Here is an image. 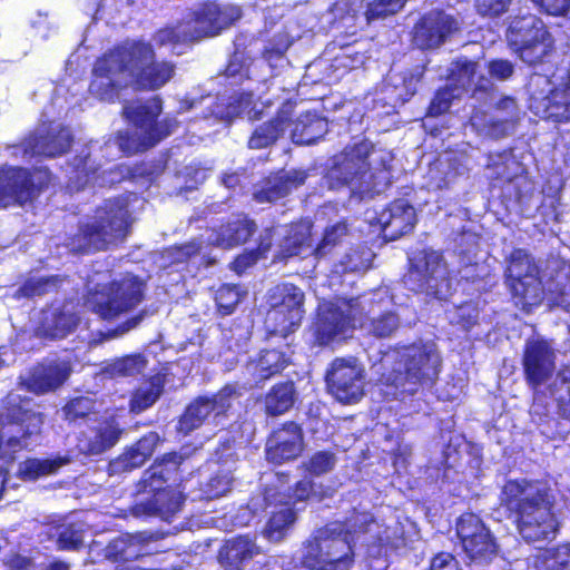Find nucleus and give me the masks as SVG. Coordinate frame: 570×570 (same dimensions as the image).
Instances as JSON below:
<instances>
[{
  "label": "nucleus",
  "mask_w": 570,
  "mask_h": 570,
  "mask_svg": "<svg viewBox=\"0 0 570 570\" xmlns=\"http://www.w3.org/2000/svg\"><path fill=\"white\" fill-rule=\"evenodd\" d=\"M389 154L373 150L371 142L364 140L335 155L325 179L331 189L347 187L361 197L380 193L389 183Z\"/></svg>",
  "instance_id": "obj_1"
},
{
  "label": "nucleus",
  "mask_w": 570,
  "mask_h": 570,
  "mask_svg": "<svg viewBox=\"0 0 570 570\" xmlns=\"http://www.w3.org/2000/svg\"><path fill=\"white\" fill-rule=\"evenodd\" d=\"M502 502L515 512L518 530L529 542L556 537L558 521L549 489L539 481L510 480L502 489Z\"/></svg>",
  "instance_id": "obj_2"
},
{
  "label": "nucleus",
  "mask_w": 570,
  "mask_h": 570,
  "mask_svg": "<svg viewBox=\"0 0 570 570\" xmlns=\"http://www.w3.org/2000/svg\"><path fill=\"white\" fill-rule=\"evenodd\" d=\"M442 366L441 353L434 341L420 340L383 355L377 365L382 382L401 393L413 394L421 386L432 384Z\"/></svg>",
  "instance_id": "obj_3"
},
{
  "label": "nucleus",
  "mask_w": 570,
  "mask_h": 570,
  "mask_svg": "<svg viewBox=\"0 0 570 570\" xmlns=\"http://www.w3.org/2000/svg\"><path fill=\"white\" fill-rule=\"evenodd\" d=\"M358 521H371L365 511H354L344 522L335 521L318 529L304 544L302 563L309 570H351L354 564L353 542L358 538Z\"/></svg>",
  "instance_id": "obj_4"
},
{
  "label": "nucleus",
  "mask_w": 570,
  "mask_h": 570,
  "mask_svg": "<svg viewBox=\"0 0 570 570\" xmlns=\"http://www.w3.org/2000/svg\"><path fill=\"white\" fill-rule=\"evenodd\" d=\"M142 90V42H124L100 56L92 68L89 91L99 99L112 101L120 91Z\"/></svg>",
  "instance_id": "obj_5"
},
{
  "label": "nucleus",
  "mask_w": 570,
  "mask_h": 570,
  "mask_svg": "<svg viewBox=\"0 0 570 570\" xmlns=\"http://www.w3.org/2000/svg\"><path fill=\"white\" fill-rule=\"evenodd\" d=\"M43 415L31 397L9 392L0 399V468L9 472L32 436L40 434Z\"/></svg>",
  "instance_id": "obj_6"
},
{
  "label": "nucleus",
  "mask_w": 570,
  "mask_h": 570,
  "mask_svg": "<svg viewBox=\"0 0 570 570\" xmlns=\"http://www.w3.org/2000/svg\"><path fill=\"white\" fill-rule=\"evenodd\" d=\"M131 224L128 204L119 198L107 199L96 209L94 220L79 227L73 242L82 253L106 250L127 237Z\"/></svg>",
  "instance_id": "obj_7"
},
{
  "label": "nucleus",
  "mask_w": 570,
  "mask_h": 570,
  "mask_svg": "<svg viewBox=\"0 0 570 570\" xmlns=\"http://www.w3.org/2000/svg\"><path fill=\"white\" fill-rule=\"evenodd\" d=\"M528 89L530 109L542 118L570 121V62L552 75L534 73Z\"/></svg>",
  "instance_id": "obj_8"
},
{
  "label": "nucleus",
  "mask_w": 570,
  "mask_h": 570,
  "mask_svg": "<svg viewBox=\"0 0 570 570\" xmlns=\"http://www.w3.org/2000/svg\"><path fill=\"white\" fill-rule=\"evenodd\" d=\"M52 173L42 166L0 165V209L24 207L50 187Z\"/></svg>",
  "instance_id": "obj_9"
},
{
  "label": "nucleus",
  "mask_w": 570,
  "mask_h": 570,
  "mask_svg": "<svg viewBox=\"0 0 570 570\" xmlns=\"http://www.w3.org/2000/svg\"><path fill=\"white\" fill-rule=\"evenodd\" d=\"M374 298L358 296L340 299L337 303H323L318 309V318L314 325V336L320 345H327L347 336L360 322L357 313L367 307L372 312Z\"/></svg>",
  "instance_id": "obj_10"
},
{
  "label": "nucleus",
  "mask_w": 570,
  "mask_h": 570,
  "mask_svg": "<svg viewBox=\"0 0 570 570\" xmlns=\"http://www.w3.org/2000/svg\"><path fill=\"white\" fill-rule=\"evenodd\" d=\"M404 282L410 289L438 299H445L453 291V279L441 254L435 250L416 253L411 258V267Z\"/></svg>",
  "instance_id": "obj_11"
},
{
  "label": "nucleus",
  "mask_w": 570,
  "mask_h": 570,
  "mask_svg": "<svg viewBox=\"0 0 570 570\" xmlns=\"http://www.w3.org/2000/svg\"><path fill=\"white\" fill-rule=\"evenodd\" d=\"M510 48L528 65L543 60L553 48V38L544 22L533 14L514 18L507 31Z\"/></svg>",
  "instance_id": "obj_12"
},
{
  "label": "nucleus",
  "mask_w": 570,
  "mask_h": 570,
  "mask_svg": "<svg viewBox=\"0 0 570 570\" xmlns=\"http://www.w3.org/2000/svg\"><path fill=\"white\" fill-rule=\"evenodd\" d=\"M140 298L139 291H134L122 282L112 281L89 289L85 295L83 305L100 320L109 322L132 309Z\"/></svg>",
  "instance_id": "obj_13"
},
{
  "label": "nucleus",
  "mask_w": 570,
  "mask_h": 570,
  "mask_svg": "<svg viewBox=\"0 0 570 570\" xmlns=\"http://www.w3.org/2000/svg\"><path fill=\"white\" fill-rule=\"evenodd\" d=\"M240 393L234 385L224 386L213 396H200L190 402L178 420L177 431L188 435L205 423H217L230 409L232 403Z\"/></svg>",
  "instance_id": "obj_14"
},
{
  "label": "nucleus",
  "mask_w": 570,
  "mask_h": 570,
  "mask_svg": "<svg viewBox=\"0 0 570 570\" xmlns=\"http://www.w3.org/2000/svg\"><path fill=\"white\" fill-rule=\"evenodd\" d=\"M73 135L68 126H48L43 130H33L11 145L14 155L22 157L57 158L70 151Z\"/></svg>",
  "instance_id": "obj_15"
},
{
  "label": "nucleus",
  "mask_w": 570,
  "mask_h": 570,
  "mask_svg": "<svg viewBox=\"0 0 570 570\" xmlns=\"http://www.w3.org/2000/svg\"><path fill=\"white\" fill-rule=\"evenodd\" d=\"M456 533L462 549L474 566H485L498 556V544L482 520L464 513L456 522Z\"/></svg>",
  "instance_id": "obj_16"
},
{
  "label": "nucleus",
  "mask_w": 570,
  "mask_h": 570,
  "mask_svg": "<svg viewBox=\"0 0 570 570\" xmlns=\"http://www.w3.org/2000/svg\"><path fill=\"white\" fill-rule=\"evenodd\" d=\"M240 17L242 10L238 6L208 3L197 9L193 13V18L184 22V26L188 40L194 41L217 36Z\"/></svg>",
  "instance_id": "obj_17"
},
{
  "label": "nucleus",
  "mask_w": 570,
  "mask_h": 570,
  "mask_svg": "<svg viewBox=\"0 0 570 570\" xmlns=\"http://www.w3.org/2000/svg\"><path fill=\"white\" fill-rule=\"evenodd\" d=\"M184 456L177 453H168L160 460H157L150 469V479H155L158 474L163 478L165 470L168 474H173L177 471V468L181 464ZM155 480L151 481L150 487L155 491L153 500L147 504L145 503V514L154 513L163 519H168L178 512L184 502V497L180 491L173 488L159 489L154 487Z\"/></svg>",
  "instance_id": "obj_18"
},
{
  "label": "nucleus",
  "mask_w": 570,
  "mask_h": 570,
  "mask_svg": "<svg viewBox=\"0 0 570 570\" xmlns=\"http://www.w3.org/2000/svg\"><path fill=\"white\" fill-rule=\"evenodd\" d=\"M363 379V368L353 357L336 358L326 375L330 392L342 403L362 397Z\"/></svg>",
  "instance_id": "obj_19"
},
{
  "label": "nucleus",
  "mask_w": 570,
  "mask_h": 570,
  "mask_svg": "<svg viewBox=\"0 0 570 570\" xmlns=\"http://www.w3.org/2000/svg\"><path fill=\"white\" fill-rule=\"evenodd\" d=\"M458 30L459 23L452 16L432 11L415 26L414 43L422 49L438 48Z\"/></svg>",
  "instance_id": "obj_20"
},
{
  "label": "nucleus",
  "mask_w": 570,
  "mask_h": 570,
  "mask_svg": "<svg viewBox=\"0 0 570 570\" xmlns=\"http://www.w3.org/2000/svg\"><path fill=\"white\" fill-rule=\"evenodd\" d=\"M556 354L549 342L528 340L523 354V366L527 380L534 386L546 382L556 368Z\"/></svg>",
  "instance_id": "obj_21"
},
{
  "label": "nucleus",
  "mask_w": 570,
  "mask_h": 570,
  "mask_svg": "<svg viewBox=\"0 0 570 570\" xmlns=\"http://www.w3.org/2000/svg\"><path fill=\"white\" fill-rule=\"evenodd\" d=\"M70 366L57 361H42L33 365L21 385L35 394H45L59 389L70 375Z\"/></svg>",
  "instance_id": "obj_22"
},
{
  "label": "nucleus",
  "mask_w": 570,
  "mask_h": 570,
  "mask_svg": "<svg viewBox=\"0 0 570 570\" xmlns=\"http://www.w3.org/2000/svg\"><path fill=\"white\" fill-rule=\"evenodd\" d=\"M303 451L302 429L293 423H286L282 429L272 433L266 442V459L268 462L282 464L296 459Z\"/></svg>",
  "instance_id": "obj_23"
},
{
  "label": "nucleus",
  "mask_w": 570,
  "mask_h": 570,
  "mask_svg": "<svg viewBox=\"0 0 570 570\" xmlns=\"http://www.w3.org/2000/svg\"><path fill=\"white\" fill-rule=\"evenodd\" d=\"M122 433L124 429L116 416H107L99 420L90 434H81L79 446L86 455H99L114 448Z\"/></svg>",
  "instance_id": "obj_24"
},
{
  "label": "nucleus",
  "mask_w": 570,
  "mask_h": 570,
  "mask_svg": "<svg viewBox=\"0 0 570 570\" xmlns=\"http://www.w3.org/2000/svg\"><path fill=\"white\" fill-rule=\"evenodd\" d=\"M384 237L394 240L412 232L416 224V213L404 199L392 203L379 216Z\"/></svg>",
  "instance_id": "obj_25"
},
{
  "label": "nucleus",
  "mask_w": 570,
  "mask_h": 570,
  "mask_svg": "<svg viewBox=\"0 0 570 570\" xmlns=\"http://www.w3.org/2000/svg\"><path fill=\"white\" fill-rule=\"evenodd\" d=\"M122 116L128 126H131L134 130L118 131L116 140L125 156H132L142 150V102L138 99L126 101L122 108Z\"/></svg>",
  "instance_id": "obj_26"
},
{
  "label": "nucleus",
  "mask_w": 570,
  "mask_h": 570,
  "mask_svg": "<svg viewBox=\"0 0 570 570\" xmlns=\"http://www.w3.org/2000/svg\"><path fill=\"white\" fill-rule=\"evenodd\" d=\"M365 296L374 298V303L371 306L372 312H368L367 307L363 313H357L360 322H356V327L379 338L390 337L400 327L399 316L393 312H385L374 316L377 305L382 304L384 301L383 295L377 292Z\"/></svg>",
  "instance_id": "obj_27"
},
{
  "label": "nucleus",
  "mask_w": 570,
  "mask_h": 570,
  "mask_svg": "<svg viewBox=\"0 0 570 570\" xmlns=\"http://www.w3.org/2000/svg\"><path fill=\"white\" fill-rule=\"evenodd\" d=\"M255 224L244 216H237L223 224L218 229H213L208 242L222 248H233L245 243L255 232Z\"/></svg>",
  "instance_id": "obj_28"
},
{
  "label": "nucleus",
  "mask_w": 570,
  "mask_h": 570,
  "mask_svg": "<svg viewBox=\"0 0 570 570\" xmlns=\"http://www.w3.org/2000/svg\"><path fill=\"white\" fill-rule=\"evenodd\" d=\"M306 174L301 170H291L277 174L268 178L264 186L254 193V198L258 203H272L279 198L285 197L292 191L304 184Z\"/></svg>",
  "instance_id": "obj_29"
},
{
  "label": "nucleus",
  "mask_w": 570,
  "mask_h": 570,
  "mask_svg": "<svg viewBox=\"0 0 570 570\" xmlns=\"http://www.w3.org/2000/svg\"><path fill=\"white\" fill-rule=\"evenodd\" d=\"M480 65L478 62L468 60L466 58H460L452 63V68L449 75V86L458 92L460 90L468 91L469 89L474 90H487L490 86L489 79L479 75Z\"/></svg>",
  "instance_id": "obj_30"
},
{
  "label": "nucleus",
  "mask_w": 570,
  "mask_h": 570,
  "mask_svg": "<svg viewBox=\"0 0 570 570\" xmlns=\"http://www.w3.org/2000/svg\"><path fill=\"white\" fill-rule=\"evenodd\" d=\"M288 127H292L289 136L293 142L311 145L326 134L327 121L316 114L306 112L294 121L292 120V116H289V120L285 122V129Z\"/></svg>",
  "instance_id": "obj_31"
},
{
  "label": "nucleus",
  "mask_w": 570,
  "mask_h": 570,
  "mask_svg": "<svg viewBox=\"0 0 570 570\" xmlns=\"http://www.w3.org/2000/svg\"><path fill=\"white\" fill-rule=\"evenodd\" d=\"M294 112V104L286 101L279 108L276 117L255 129L248 140L249 148L259 149L274 144L285 132V122Z\"/></svg>",
  "instance_id": "obj_32"
},
{
  "label": "nucleus",
  "mask_w": 570,
  "mask_h": 570,
  "mask_svg": "<svg viewBox=\"0 0 570 570\" xmlns=\"http://www.w3.org/2000/svg\"><path fill=\"white\" fill-rule=\"evenodd\" d=\"M160 111L161 100L158 96H154L145 104V148L167 137L176 127V121L173 119L158 120Z\"/></svg>",
  "instance_id": "obj_33"
},
{
  "label": "nucleus",
  "mask_w": 570,
  "mask_h": 570,
  "mask_svg": "<svg viewBox=\"0 0 570 570\" xmlns=\"http://www.w3.org/2000/svg\"><path fill=\"white\" fill-rule=\"evenodd\" d=\"M104 553L112 562L126 563L138 560L142 557V535L140 533L121 534L108 542Z\"/></svg>",
  "instance_id": "obj_34"
},
{
  "label": "nucleus",
  "mask_w": 570,
  "mask_h": 570,
  "mask_svg": "<svg viewBox=\"0 0 570 570\" xmlns=\"http://www.w3.org/2000/svg\"><path fill=\"white\" fill-rule=\"evenodd\" d=\"M80 323L77 312L67 308L66 304L52 309L43 317L42 330L46 336L57 340L73 332Z\"/></svg>",
  "instance_id": "obj_35"
},
{
  "label": "nucleus",
  "mask_w": 570,
  "mask_h": 570,
  "mask_svg": "<svg viewBox=\"0 0 570 570\" xmlns=\"http://www.w3.org/2000/svg\"><path fill=\"white\" fill-rule=\"evenodd\" d=\"M358 529L360 533H371L372 538L382 546L399 549L406 544L404 525L397 520H392L390 524L381 525L371 515L368 523L362 524L358 521Z\"/></svg>",
  "instance_id": "obj_36"
},
{
  "label": "nucleus",
  "mask_w": 570,
  "mask_h": 570,
  "mask_svg": "<svg viewBox=\"0 0 570 570\" xmlns=\"http://www.w3.org/2000/svg\"><path fill=\"white\" fill-rule=\"evenodd\" d=\"M67 463H69L67 456L29 458L19 464L17 476L22 481H36L42 476L56 474Z\"/></svg>",
  "instance_id": "obj_37"
},
{
  "label": "nucleus",
  "mask_w": 570,
  "mask_h": 570,
  "mask_svg": "<svg viewBox=\"0 0 570 570\" xmlns=\"http://www.w3.org/2000/svg\"><path fill=\"white\" fill-rule=\"evenodd\" d=\"M258 553L257 546L247 537L228 540L219 551V561L229 566H237Z\"/></svg>",
  "instance_id": "obj_38"
},
{
  "label": "nucleus",
  "mask_w": 570,
  "mask_h": 570,
  "mask_svg": "<svg viewBox=\"0 0 570 570\" xmlns=\"http://www.w3.org/2000/svg\"><path fill=\"white\" fill-rule=\"evenodd\" d=\"M311 226L302 223L291 228L288 235L281 245V258H288L296 255H304L311 252Z\"/></svg>",
  "instance_id": "obj_39"
},
{
  "label": "nucleus",
  "mask_w": 570,
  "mask_h": 570,
  "mask_svg": "<svg viewBox=\"0 0 570 570\" xmlns=\"http://www.w3.org/2000/svg\"><path fill=\"white\" fill-rule=\"evenodd\" d=\"M303 303L304 293L293 284H279L269 292L271 307L287 312L296 309L303 314Z\"/></svg>",
  "instance_id": "obj_40"
},
{
  "label": "nucleus",
  "mask_w": 570,
  "mask_h": 570,
  "mask_svg": "<svg viewBox=\"0 0 570 570\" xmlns=\"http://www.w3.org/2000/svg\"><path fill=\"white\" fill-rule=\"evenodd\" d=\"M509 286L513 296L520 299L518 304H522L523 308L539 305L544 297V289L538 275L511 282Z\"/></svg>",
  "instance_id": "obj_41"
},
{
  "label": "nucleus",
  "mask_w": 570,
  "mask_h": 570,
  "mask_svg": "<svg viewBox=\"0 0 570 570\" xmlns=\"http://www.w3.org/2000/svg\"><path fill=\"white\" fill-rule=\"evenodd\" d=\"M294 401V384L292 382L277 384L266 394L265 409L269 415H282L293 406Z\"/></svg>",
  "instance_id": "obj_42"
},
{
  "label": "nucleus",
  "mask_w": 570,
  "mask_h": 570,
  "mask_svg": "<svg viewBox=\"0 0 570 570\" xmlns=\"http://www.w3.org/2000/svg\"><path fill=\"white\" fill-rule=\"evenodd\" d=\"M68 279L66 275L53 274L42 277H30L19 287L18 293L27 298L42 296L51 292H57Z\"/></svg>",
  "instance_id": "obj_43"
},
{
  "label": "nucleus",
  "mask_w": 570,
  "mask_h": 570,
  "mask_svg": "<svg viewBox=\"0 0 570 570\" xmlns=\"http://www.w3.org/2000/svg\"><path fill=\"white\" fill-rule=\"evenodd\" d=\"M149 52L145 47V89L156 90L166 85L175 75V65L165 60L147 63Z\"/></svg>",
  "instance_id": "obj_44"
},
{
  "label": "nucleus",
  "mask_w": 570,
  "mask_h": 570,
  "mask_svg": "<svg viewBox=\"0 0 570 570\" xmlns=\"http://www.w3.org/2000/svg\"><path fill=\"white\" fill-rule=\"evenodd\" d=\"M470 125L479 135L491 138H500L510 129L508 119H494L482 110L472 114Z\"/></svg>",
  "instance_id": "obj_45"
},
{
  "label": "nucleus",
  "mask_w": 570,
  "mask_h": 570,
  "mask_svg": "<svg viewBox=\"0 0 570 570\" xmlns=\"http://www.w3.org/2000/svg\"><path fill=\"white\" fill-rule=\"evenodd\" d=\"M303 314L296 309L291 312L271 307L267 315V326L272 333L286 337L298 327Z\"/></svg>",
  "instance_id": "obj_46"
},
{
  "label": "nucleus",
  "mask_w": 570,
  "mask_h": 570,
  "mask_svg": "<svg viewBox=\"0 0 570 570\" xmlns=\"http://www.w3.org/2000/svg\"><path fill=\"white\" fill-rule=\"evenodd\" d=\"M295 512L287 505L282 507L279 510L273 512L266 528L264 537L272 542H279L286 535L288 529L295 522Z\"/></svg>",
  "instance_id": "obj_47"
},
{
  "label": "nucleus",
  "mask_w": 570,
  "mask_h": 570,
  "mask_svg": "<svg viewBox=\"0 0 570 570\" xmlns=\"http://www.w3.org/2000/svg\"><path fill=\"white\" fill-rule=\"evenodd\" d=\"M142 370V354H129L105 365L101 373L110 379L137 375Z\"/></svg>",
  "instance_id": "obj_48"
},
{
  "label": "nucleus",
  "mask_w": 570,
  "mask_h": 570,
  "mask_svg": "<svg viewBox=\"0 0 570 570\" xmlns=\"http://www.w3.org/2000/svg\"><path fill=\"white\" fill-rule=\"evenodd\" d=\"M63 417L70 423L85 421L97 414V401L94 397L79 395L71 397L62 406Z\"/></svg>",
  "instance_id": "obj_49"
},
{
  "label": "nucleus",
  "mask_w": 570,
  "mask_h": 570,
  "mask_svg": "<svg viewBox=\"0 0 570 570\" xmlns=\"http://www.w3.org/2000/svg\"><path fill=\"white\" fill-rule=\"evenodd\" d=\"M529 275H538L537 266L525 250L514 249L510 255L507 268L508 284L528 278Z\"/></svg>",
  "instance_id": "obj_50"
},
{
  "label": "nucleus",
  "mask_w": 570,
  "mask_h": 570,
  "mask_svg": "<svg viewBox=\"0 0 570 570\" xmlns=\"http://www.w3.org/2000/svg\"><path fill=\"white\" fill-rule=\"evenodd\" d=\"M83 529L77 523H67L57 532L56 547L60 551H79L85 547Z\"/></svg>",
  "instance_id": "obj_51"
},
{
  "label": "nucleus",
  "mask_w": 570,
  "mask_h": 570,
  "mask_svg": "<svg viewBox=\"0 0 570 570\" xmlns=\"http://www.w3.org/2000/svg\"><path fill=\"white\" fill-rule=\"evenodd\" d=\"M287 364L283 353L276 350L265 351L255 363V372L261 380H266L281 372Z\"/></svg>",
  "instance_id": "obj_52"
},
{
  "label": "nucleus",
  "mask_w": 570,
  "mask_h": 570,
  "mask_svg": "<svg viewBox=\"0 0 570 570\" xmlns=\"http://www.w3.org/2000/svg\"><path fill=\"white\" fill-rule=\"evenodd\" d=\"M551 393L556 397L560 414L570 420V368L558 373Z\"/></svg>",
  "instance_id": "obj_53"
},
{
  "label": "nucleus",
  "mask_w": 570,
  "mask_h": 570,
  "mask_svg": "<svg viewBox=\"0 0 570 570\" xmlns=\"http://www.w3.org/2000/svg\"><path fill=\"white\" fill-rule=\"evenodd\" d=\"M139 443L140 441L109 462L110 473L131 471L142 464L141 452L138 448Z\"/></svg>",
  "instance_id": "obj_54"
},
{
  "label": "nucleus",
  "mask_w": 570,
  "mask_h": 570,
  "mask_svg": "<svg viewBox=\"0 0 570 570\" xmlns=\"http://www.w3.org/2000/svg\"><path fill=\"white\" fill-rule=\"evenodd\" d=\"M541 567L542 570H570V543L548 550Z\"/></svg>",
  "instance_id": "obj_55"
},
{
  "label": "nucleus",
  "mask_w": 570,
  "mask_h": 570,
  "mask_svg": "<svg viewBox=\"0 0 570 570\" xmlns=\"http://www.w3.org/2000/svg\"><path fill=\"white\" fill-rule=\"evenodd\" d=\"M232 484L230 471H219L204 484L203 492L207 499H216L229 492Z\"/></svg>",
  "instance_id": "obj_56"
},
{
  "label": "nucleus",
  "mask_w": 570,
  "mask_h": 570,
  "mask_svg": "<svg viewBox=\"0 0 570 570\" xmlns=\"http://www.w3.org/2000/svg\"><path fill=\"white\" fill-rule=\"evenodd\" d=\"M455 174L449 170L448 159L440 158L430 166L428 171L429 187L442 189L450 185Z\"/></svg>",
  "instance_id": "obj_57"
},
{
  "label": "nucleus",
  "mask_w": 570,
  "mask_h": 570,
  "mask_svg": "<svg viewBox=\"0 0 570 570\" xmlns=\"http://www.w3.org/2000/svg\"><path fill=\"white\" fill-rule=\"evenodd\" d=\"M336 464L334 453L328 451H320L314 453L305 463L306 470L313 475H322L333 470Z\"/></svg>",
  "instance_id": "obj_58"
},
{
  "label": "nucleus",
  "mask_w": 570,
  "mask_h": 570,
  "mask_svg": "<svg viewBox=\"0 0 570 570\" xmlns=\"http://www.w3.org/2000/svg\"><path fill=\"white\" fill-rule=\"evenodd\" d=\"M347 233L345 223H336L325 229L322 242L314 249L317 256L325 255L333 246H335Z\"/></svg>",
  "instance_id": "obj_59"
},
{
  "label": "nucleus",
  "mask_w": 570,
  "mask_h": 570,
  "mask_svg": "<svg viewBox=\"0 0 570 570\" xmlns=\"http://www.w3.org/2000/svg\"><path fill=\"white\" fill-rule=\"evenodd\" d=\"M186 41L189 40L187 38L186 28L184 23L178 24L176 28H163L158 30L151 39V42L154 45L160 47Z\"/></svg>",
  "instance_id": "obj_60"
},
{
  "label": "nucleus",
  "mask_w": 570,
  "mask_h": 570,
  "mask_svg": "<svg viewBox=\"0 0 570 570\" xmlns=\"http://www.w3.org/2000/svg\"><path fill=\"white\" fill-rule=\"evenodd\" d=\"M405 1L406 0H374L366 11V19L367 21H371L373 19L394 14L403 8Z\"/></svg>",
  "instance_id": "obj_61"
},
{
  "label": "nucleus",
  "mask_w": 570,
  "mask_h": 570,
  "mask_svg": "<svg viewBox=\"0 0 570 570\" xmlns=\"http://www.w3.org/2000/svg\"><path fill=\"white\" fill-rule=\"evenodd\" d=\"M455 91L456 90H454L449 85L446 86V88L439 90L433 100L431 101V105L428 110V116L435 117L448 111L451 106L452 99L460 97V92Z\"/></svg>",
  "instance_id": "obj_62"
},
{
  "label": "nucleus",
  "mask_w": 570,
  "mask_h": 570,
  "mask_svg": "<svg viewBox=\"0 0 570 570\" xmlns=\"http://www.w3.org/2000/svg\"><path fill=\"white\" fill-rule=\"evenodd\" d=\"M240 299L239 288L234 285H224L216 294L217 305L225 314H230Z\"/></svg>",
  "instance_id": "obj_63"
},
{
  "label": "nucleus",
  "mask_w": 570,
  "mask_h": 570,
  "mask_svg": "<svg viewBox=\"0 0 570 570\" xmlns=\"http://www.w3.org/2000/svg\"><path fill=\"white\" fill-rule=\"evenodd\" d=\"M479 308L474 303H465L458 306L451 315V322L469 330L478 322Z\"/></svg>",
  "instance_id": "obj_64"
}]
</instances>
